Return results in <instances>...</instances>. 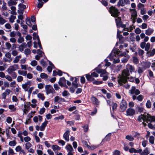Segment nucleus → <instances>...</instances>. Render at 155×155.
Here are the masks:
<instances>
[{"label":"nucleus","instance_id":"f8f14e48","mask_svg":"<svg viewBox=\"0 0 155 155\" xmlns=\"http://www.w3.org/2000/svg\"><path fill=\"white\" fill-rule=\"evenodd\" d=\"M126 114L127 116H132L135 114V110L131 108H129L126 110Z\"/></svg>","mask_w":155,"mask_h":155},{"label":"nucleus","instance_id":"de8ad7c7","mask_svg":"<svg viewBox=\"0 0 155 155\" xmlns=\"http://www.w3.org/2000/svg\"><path fill=\"white\" fill-rule=\"evenodd\" d=\"M39 3L38 4V7L39 8H41L43 5V2H42V0H38Z\"/></svg>","mask_w":155,"mask_h":155},{"label":"nucleus","instance_id":"7c9ffc66","mask_svg":"<svg viewBox=\"0 0 155 155\" xmlns=\"http://www.w3.org/2000/svg\"><path fill=\"white\" fill-rule=\"evenodd\" d=\"M37 96L38 98L41 99L42 101L44 100L45 98L44 94L41 93H39L38 94Z\"/></svg>","mask_w":155,"mask_h":155},{"label":"nucleus","instance_id":"c756f323","mask_svg":"<svg viewBox=\"0 0 155 155\" xmlns=\"http://www.w3.org/2000/svg\"><path fill=\"white\" fill-rule=\"evenodd\" d=\"M8 108L11 110V112H15L16 110V108L14 105H9Z\"/></svg>","mask_w":155,"mask_h":155},{"label":"nucleus","instance_id":"aec40b11","mask_svg":"<svg viewBox=\"0 0 155 155\" xmlns=\"http://www.w3.org/2000/svg\"><path fill=\"white\" fill-rule=\"evenodd\" d=\"M150 153L149 149L147 147L141 153V155H147Z\"/></svg>","mask_w":155,"mask_h":155},{"label":"nucleus","instance_id":"052dcab7","mask_svg":"<svg viewBox=\"0 0 155 155\" xmlns=\"http://www.w3.org/2000/svg\"><path fill=\"white\" fill-rule=\"evenodd\" d=\"M107 104L109 105L110 108V106L112 104L114 103L113 101L111 99H110L107 100Z\"/></svg>","mask_w":155,"mask_h":155},{"label":"nucleus","instance_id":"680f3d73","mask_svg":"<svg viewBox=\"0 0 155 155\" xmlns=\"http://www.w3.org/2000/svg\"><path fill=\"white\" fill-rule=\"evenodd\" d=\"M37 53L38 54V55L41 56V57H42L43 55L44 54V53L41 51H40L39 49L37 50Z\"/></svg>","mask_w":155,"mask_h":155},{"label":"nucleus","instance_id":"69168bd1","mask_svg":"<svg viewBox=\"0 0 155 155\" xmlns=\"http://www.w3.org/2000/svg\"><path fill=\"white\" fill-rule=\"evenodd\" d=\"M150 44L149 43H147L145 45V50L147 51H148L150 48Z\"/></svg>","mask_w":155,"mask_h":155},{"label":"nucleus","instance_id":"a18cd8bd","mask_svg":"<svg viewBox=\"0 0 155 155\" xmlns=\"http://www.w3.org/2000/svg\"><path fill=\"white\" fill-rule=\"evenodd\" d=\"M133 62L134 64H137L139 63V60L137 57L134 56L133 57Z\"/></svg>","mask_w":155,"mask_h":155},{"label":"nucleus","instance_id":"c85d7f7f","mask_svg":"<svg viewBox=\"0 0 155 155\" xmlns=\"http://www.w3.org/2000/svg\"><path fill=\"white\" fill-rule=\"evenodd\" d=\"M27 72L26 71L19 70L18 71V73L19 74L23 76H26L27 75Z\"/></svg>","mask_w":155,"mask_h":155},{"label":"nucleus","instance_id":"6e6d98bb","mask_svg":"<svg viewBox=\"0 0 155 155\" xmlns=\"http://www.w3.org/2000/svg\"><path fill=\"white\" fill-rule=\"evenodd\" d=\"M15 18L16 16H15L12 15L10 18H9L10 22L11 23H13Z\"/></svg>","mask_w":155,"mask_h":155},{"label":"nucleus","instance_id":"0eeeda50","mask_svg":"<svg viewBox=\"0 0 155 155\" xmlns=\"http://www.w3.org/2000/svg\"><path fill=\"white\" fill-rule=\"evenodd\" d=\"M127 107V104L126 101L123 99L120 104V111L124 112L125 111Z\"/></svg>","mask_w":155,"mask_h":155},{"label":"nucleus","instance_id":"13d9d810","mask_svg":"<svg viewBox=\"0 0 155 155\" xmlns=\"http://www.w3.org/2000/svg\"><path fill=\"white\" fill-rule=\"evenodd\" d=\"M9 74L11 75V77L13 78V79H15L17 77V73L15 72H12L11 73V74Z\"/></svg>","mask_w":155,"mask_h":155},{"label":"nucleus","instance_id":"79ce46f5","mask_svg":"<svg viewBox=\"0 0 155 155\" xmlns=\"http://www.w3.org/2000/svg\"><path fill=\"white\" fill-rule=\"evenodd\" d=\"M26 24L29 26H31V24L30 21V19L29 18H27L26 20Z\"/></svg>","mask_w":155,"mask_h":155},{"label":"nucleus","instance_id":"37998d69","mask_svg":"<svg viewBox=\"0 0 155 155\" xmlns=\"http://www.w3.org/2000/svg\"><path fill=\"white\" fill-rule=\"evenodd\" d=\"M35 112H34L33 113L32 112H31V113H30L28 114L27 116V117L28 118V120H30V119L33 117V116L34 115V114Z\"/></svg>","mask_w":155,"mask_h":155},{"label":"nucleus","instance_id":"6e6552de","mask_svg":"<svg viewBox=\"0 0 155 155\" xmlns=\"http://www.w3.org/2000/svg\"><path fill=\"white\" fill-rule=\"evenodd\" d=\"M45 89L47 94L50 93L54 94V91L52 86L50 85H46L45 86Z\"/></svg>","mask_w":155,"mask_h":155},{"label":"nucleus","instance_id":"cd10ccee","mask_svg":"<svg viewBox=\"0 0 155 155\" xmlns=\"http://www.w3.org/2000/svg\"><path fill=\"white\" fill-rule=\"evenodd\" d=\"M85 76L87 79L89 81H91L94 80V78H93L91 74H86Z\"/></svg>","mask_w":155,"mask_h":155},{"label":"nucleus","instance_id":"f03ea898","mask_svg":"<svg viewBox=\"0 0 155 155\" xmlns=\"http://www.w3.org/2000/svg\"><path fill=\"white\" fill-rule=\"evenodd\" d=\"M138 120L141 122L142 120L147 123L148 121L150 122H155V116H151L147 114L146 115H142L139 116L138 118Z\"/></svg>","mask_w":155,"mask_h":155},{"label":"nucleus","instance_id":"4be33fe9","mask_svg":"<svg viewBox=\"0 0 155 155\" xmlns=\"http://www.w3.org/2000/svg\"><path fill=\"white\" fill-rule=\"evenodd\" d=\"M21 57V55L20 54L19 55L16 56L13 61V62L14 64H16L18 63L20 60V59Z\"/></svg>","mask_w":155,"mask_h":155},{"label":"nucleus","instance_id":"bb28decb","mask_svg":"<svg viewBox=\"0 0 155 155\" xmlns=\"http://www.w3.org/2000/svg\"><path fill=\"white\" fill-rule=\"evenodd\" d=\"M121 33V31H119V30L118 29L117 36V37L118 38L119 41L120 42L122 41V40L123 38V36L122 35L120 34Z\"/></svg>","mask_w":155,"mask_h":155},{"label":"nucleus","instance_id":"5701e85b","mask_svg":"<svg viewBox=\"0 0 155 155\" xmlns=\"http://www.w3.org/2000/svg\"><path fill=\"white\" fill-rule=\"evenodd\" d=\"M48 121L46 120L42 123V125L40 127V130L41 131H43L44 130L45 127H46L48 124Z\"/></svg>","mask_w":155,"mask_h":155},{"label":"nucleus","instance_id":"dca6fc26","mask_svg":"<svg viewBox=\"0 0 155 155\" xmlns=\"http://www.w3.org/2000/svg\"><path fill=\"white\" fill-rule=\"evenodd\" d=\"M155 54V49H153L151 51H148L147 52V56L148 57L153 56Z\"/></svg>","mask_w":155,"mask_h":155},{"label":"nucleus","instance_id":"bf43d9fd","mask_svg":"<svg viewBox=\"0 0 155 155\" xmlns=\"http://www.w3.org/2000/svg\"><path fill=\"white\" fill-rule=\"evenodd\" d=\"M18 43H20L23 42L24 41V38L22 37H19L18 39Z\"/></svg>","mask_w":155,"mask_h":155},{"label":"nucleus","instance_id":"412c9836","mask_svg":"<svg viewBox=\"0 0 155 155\" xmlns=\"http://www.w3.org/2000/svg\"><path fill=\"white\" fill-rule=\"evenodd\" d=\"M52 148L55 153H57L61 149L60 147L57 145L52 146Z\"/></svg>","mask_w":155,"mask_h":155},{"label":"nucleus","instance_id":"39448f33","mask_svg":"<svg viewBox=\"0 0 155 155\" xmlns=\"http://www.w3.org/2000/svg\"><path fill=\"white\" fill-rule=\"evenodd\" d=\"M19 66L17 64H15L9 66L6 70L8 74H10L12 72H14L15 71L18 69Z\"/></svg>","mask_w":155,"mask_h":155},{"label":"nucleus","instance_id":"a878e982","mask_svg":"<svg viewBox=\"0 0 155 155\" xmlns=\"http://www.w3.org/2000/svg\"><path fill=\"white\" fill-rule=\"evenodd\" d=\"M153 30L151 28H148L145 31V34L148 35H150L153 32Z\"/></svg>","mask_w":155,"mask_h":155},{"label":"nucleus","instance_id":"58836bf2","mask_svg":"<svg viewBox=\"0 0 155 155\" xmlns=\"http://www.w3.org/2000/svg\"><path fill=\"white\" fill-rule=\"evenodd\" d=\"M154 137L153 136L150 137L149 141L150 143L153 144L154 143Z\"/></svg>","mask_w":155,"mask_h":155},{"label":"nucleus","instance_id":"f257e3e1","mask_svg":"<svg viewBox=\"0 0 155 155\" xmlns=\"http://www.w3.org/2000/svg\"><path fill=\"white\" fill-rule=\"evenodd\" d=\"M136 73L135 68L134 66L127 64L126 66L125 69L122 71V75L118 78V82L121 85L123 83H125L127 81L128 76H130V73Z\"/></svg>","mask_w":155,"mask_h":155},{"label":"nucleus","instance_id":"7ed1b4c3","mask_svg":"<svg viewBox=\"0 0 155 155\" xmlns=\"http://www.w3.org/2000/svg\"><path fill=\"white\" fill-rule=\"evenodd\" d=\"M109 11L111 15L114 17H118L120 13V12L117 8L113 6L109 8Z\"/></svg>","mask_w":155,"mask_h":155},{"label":"nucleus","instance_id":"8fccbe9b","mask_svg":"<svg viewBox=\"0 0 155 155\" xmlns=\"http://www.w3.org/2000/svg\"><path fill=\"white\" fill-rule=\"evenodd\" d=\"M40 77L41 78L43 79H47L48 78V75L45 73H41L40 74Z\"/></svg>","mask_w":155,"mask_h":155},{"label":"nucleus","instance_id":"e2e57ef3","mask_svg":"<svg viewBox=\"0 0 155 155\" xmlns=\"http://www.w3.org/2000/svg\"><path fill=\"white\" fill-rule=\"evenodd\" d=\"M25 146L26 149L27 150H28V149L31 146V144L30 143L28 142L25 144Z\"/></svg>","mask_w":155,"mask_h":155},{"label":"nucleus","instance_id":"4468645a","mask_svg":"<svg viewBox=\"0 0 155 155\" xmlns=\"http://www.w3.org/2000/svg\"><path fill=\"white\" fill-rule=\"evenodd\" d=\"M91 99L92 103L94 104L98 105L100 103L99 101L93 96L91 97Z\"/></svg>","mask_w":155,"mask_h":155},{"label":"nucleus","instance_id":"f3484780","mask_svg":"<svg viewBox=\"0 0 155 155\" xmlns=\"http://www.w3.org/2000/svg\"><path fill=\"white\" fill-rule=\"evenodd\" d=\"M142 150L141 149H140L138 150L135 149L134 148H131L129 149V152L131 153H140L142 152Z\"/></svg>","mask_w":155,"mask_h":155},{"label":"nucleus","instance_id":"5fc2aeb1","mask_svg":"<svg viewBox=\"0 0 155 155\" xmlns=\"http://www.w3.org/2000/svg\"><path fill=\"white\" fill-rule=\"evenodd\" d=\"M23 78L21 76H18L17 77V81L18 82H21L23 81Z\"/></svg>","mask_w":155,"mask_h":155},{"label":"nucleus","instance_id":"9d476101","mask_svg":"<svg viewBox=\"0 0 155 155\" xmlns=\"http://www.w3.org/2000/svg\"><path fill=\"white\" fill-rule=\"evenodd\" d=\"M129 93L131 95L135 94V95H138L140 94V92L138 89H136L135 87L132 86L130 90Z\"/></svg>","mask_w":155,"mask_h":155},{"label":"nucleus","instance_id":"864d4df0","mask_svg":"<svg viewBox=\"0 0 155 155\" xmlns=\"http://www.w3.org/2000/svg\"><path fill=\"white\" fill-rule=\"evenodd\" d=\"M6 22V21L2 17H0V25H3Z\"/></svg>","mask_w":155,"mask_h":155},{"label":"nucleus","instance_id":"b1692460","mask_svg":"<svg viewBox=\"0 0 155 155\" xmlns=\"http://www.w3.org/2000/svg\"><path fill=\"white\" fill-rule=\"evenodd\" d=\"M54 101L55 102H60L61 101L64 102L65 101V100L64 98L60 97L58 96H56L54 98Z\"/></svg>","mask_w":155,"mask_h":155},{"label":"nucleus","instance_id":"c03bdc74","mask_svg":"<svg viewBox=\"0 0 155 155\" xmlns=\"http://www.w3.org/2000/svg\"><path fill=\"white\" fill-rule=\"evenodd\" d=\"M144 53V51L142 49H139L138 51V54L140 56H141L142 58H143V55Z\"/></svg>","mask_w":155,"mask_h":155},{"label":"nucleus","instance_id":"0e129e2a","mask_svg":"<svg viewBox=\"0 0 155 155\" xmlns=\"http://www.w3.org/2000/svg\"><path fill=\"white\" fill-rule=\"evenodd\" d=\"M111 106L113 110H114L116 109L117 107V104L116 103L114 102Z\"/></svg>","mask_w":155,"mask_h":155},{"label":"nucleus","instance_id":"20e7f679","mask_svg":"<svg viewBox=\"0 0 155 155\" xmlns=\"http://www.w3.org/2000/svg\"><path fill=\"white\" fill-rule=\"evenodd\" d=\"M130 10L131 14V19L133 23L134 24L136 22V19L137 16V12L134 9H130Z\"/></svg>","mask_w":155,"mask_h":155},{"label":"nucleus","instance_id":"e433bc0d","mask_svg":"<svg viewBox=\"0 0 155 155\" xmlns=\"http://www.w3.org/2000/svg\"><path fill=\"white\" fill-rule=\"evenodd\" d=\"M66 149L68 151H72L73 150V148L72 147V146L70 144H68L67 145L66 147Z\"/></svg>","mask_w":155,"mask_h":155},{"label":"nucleus","instance_id":"a211bd4d","mask_svg":"<svg viewBox=\"0 0 155 155\" xmlns=\"http://www.w3.org/2000/svg\"><path fill=\"white\" fill-rule=\"evenodd\" d=\"M27 45L26 43L24 42L22 43L21 45H20L18 47V49L19 51L22 52L23 51L24 48L27 47Z\"/></svg>","mask_w":155,"mask_h":155},{"label":"nucleus","instance_id":"09e8293b","mask_svg":"<svg viewBox=\"0 0 155 155\" xmlns=\"http://www.w3.org/2000/svg\"><path fill=\"white\" fill-rule=\"evenodd\" d=\"M24 53L27 56L31 53V51L29 49L26 48L25 50Z\"/></svg>","mask_w":155,"mask_h":155},{"label":"nucleus","instance_id":"2f4dec72","mask_svg":"<svg viewBox=\"0 0 155 155\" xmlns=\"http://www.w3.org/2000/svg\"><path fill=\"white\" fill-rule=\"evenodd\" d=\"M20 66L21 69L22 70H26L28 69V68H30V67H28V65L27 64H21Z\"/></svg>","mask_w":155,"mask_h":155},{"label":"nucleus","instance_id":"393cba45","mask_svg":"<svg viewBox=\"0 0 155 155\" xmlns=\"http://www.w3.org/2000/svg\"><path fill=\"white\" fill-rule=\"evenodd\" d=\"M134 28L135 26L134 25H130L129 28H125L124 29V30L129 32H130Z\"/></svg>","mask_w":155,"mask_h":155},{"label":"nucleus","instance_id":"423d86ee","mask_svg":"<svg viewBox=\"0 0 155 155\" xmlns=\"http://www.w3.org/2000/svg\"><path fill=\"white\" fill-rule=\"evenodd\" d=\"M121 52L118 50L115 51L113 50V52L110 54L109 58L110 61H113L114 59H115L116 57V54H118L120 55V54Z\"/></svg>","mask_w":155,"mask_h":155},{"label":"nucleus","instance_id":"4d7b16f0","mask_svg":"<svg viewBox=\"0 0 155 155\" xmlns=\"http://www.w3.org/2000/svg\"><path fill=\"white\" fill-rule=\"evenodd\" d=\"M140 14L142 15H144V14H145L147 12L146 9L145 8H140Z\"/></svg>","mask_w":155,"mask_h":155},{"label":"nucleus","instance_id":"6ab92c4d","mask_svg":"<svg viewBox=\"0 0 155 155\" xmlns=\"http://www.w3.org/2000/svg\"><path fill=\"white\" fill-rule=\"evenodd\" d=\"M116 18H117L115 19L116 22L117 27L119 28L121 25V19L120 18L118 17V16Z\"/></svg>","mask_w":155,"mask_h":155},{"label":"nucleus","instance_id":"ea45409f","mask_svg":"<svg viewBox=\"0 0 155 155\" xmlns=\"http://www.w3.org/2000/svg\"><path fill=\"white\" fill-rule=\"evenodd\" d=\"M5 78L9 82H12V81L13 79V78L8 75H6Z\"/></svg>","mask_w":155,"mask_h":155},{"label":"nucleus","instance_id":"774afa93","mask_svg":"<svg viewBox=\"0 0 155 155\" xmlns=\"http://www.w3.org/2000/svg\"><path fill=\"white\" fill-rule=\"evenodd\" d=\"M14 153V152L13 150L9 148L8 151V155H13Z\"/></svg>","mask_w":155,"mask_h":155},{"label":"nucleus","instance_id":"473e14b6","mask_svg":"<svg viewBox=\"0 0 155 155\" xmlns=\"http://www.w3.org/2000/svg\"><path fill=\"white\" fill-rule=\"evenodd\" d=\"M17 3L16 2L13 1V0H9L8 2V4L9 6L15 5Z\"/></svg>","mask_w":155,"mask_h":155},{"label":"nucleus","instance_id":"f704fd0d","mask_svg":"<svg viewBox=\"0 0 155 155\" xmlns=\"http://www.w3.org/2000/svg\"><path fill=\"white\" fill-rule=\"evenodd\" d=\"M124 5V2L123 0H119L118 2L117 5L118 7H120V6H123Z\"/></svg>","mask_w":155,"mask_h":155},{"label":"nucleus","instance_id":"ddd939ff","mask_svg":"<svg viewBox=\"0 0 155 155\" xmlns=\"http://www.w3.org/2000/svg\"><path fill=\"white\" fill-rule=\"evenodd\" d=\"M70 135V131L69 130L66 131L64 134L63 135V138L64 140L67 141H69V136Z\"/></svg>","mask_w":155,"mask_h":155},{"label":"nucleus","instance_id":"9b49d317","mask_svg":"<svg viewBox=\"0 0 155 155\" xmlns=\"http://www.w3.org/2000/svg\"><path fill=\"white\" fill-rule=\"evenodd\" d=\"M100 65H99L98 67V68H97L96 69V71L98 73L100 74L101 73V74L100 75V76L101 77L102 75L104 74H106L107 73L105 69H101L100 68Z\"/></svg>","mask_w":155,"mask_h":155},{"label":"nucleus","instance_id":"338daca9","mask_svg":"<svg viewBox=\"0 0 155 155\" xmlns=\"http://www.w3.org/2000/svg\"><path fill=\"white\" fill-rule=\"evenodd\" d=\"M9 35L11 37H14L16 35V32L14 31H12L10 33Z\"/></svg>","mask_w":155,"mask_h":155},{"label":"nucleus","instance_id":"4c0bfd02","mask_svg":"<svg viewBox=\"0 0 155 155\" xmlns=\"http://www.w3.org/2000/svg\"><path fill=\"white\" fill-rule=\"evenodd\" d=\"M18 7L19 8L23 10L26 8V5H24L21 3L19 4Z\"/></svg>","mask_w":155,"mask_h":155},{"label":"nucleus","instance_id":"a19ab883","mask_svg":"<svg viewBox=\"0 0 155 155\" xmlns=\"http://www.w3.org/2000/svg\"><path fill=\"white\" fill-rule=\"evenodd\" d=\"M62 95L64 97H68L69 95H70V94L68 91L65 90L62 92Z\"/></svg>","mask_w":155,"mask_h":155},{"label":"nucleus","instance_id":"3c124183","mask_svg":"<svg viewBox=\"0 0 155 155\" xmlns=\"http://www.w3.org/2000/svg\"><path fill=\"white\" fill-rule=\"evenodd\" d=\"M126 138L127 140H128L130 141H132L134 140V138L132 136L130 135L126 136Z\"/></svg>","mask_w":155,"mask_h":155},{"label":"nucleus","instance_id":"72a5a7b5","mask_svg":"<svg viewBox=\"0 0 155 155\" xmlns=\"http://www.w3.org/2000/svg\"><path fill=\"white\" fill-rule=\"evenodd\" d=\"M146 106L147 108H150L151 107V103L150 100H148L146 104Z\"/></svg>","mask_w":155,"mask_h":155},{"label":"nucleus","instance_id":"1a4fd4ad","mask_svg":"<svg viewBox=\"0 0 155 155\" xmlns=\"http://www.w3.org/2000/svg\"><path fill=\"white\" fill-rule=\"evenodd\" d=\"M120 56H124V57L122 58L121 61L122 63L127 62L130 58V56L124 52L120 54Z\"/></svg>","mask_w":155,"mask_h":155},{"label":"nucleus","instance_id":"2eb2a0df","mask_svg":"<svg viewBox=\"0 0 155 155\" xmlns=\"http://www.w3.org/2000/svg\"><path fill=\"white\" fill-rule=\"evenodd\" d=\"M58 83L61 87L64 86L66 84V80L65 78L64 77L60 78Z\"/></svg>","mask_w":155,"mask_h":155},{"label":"nucleus","instance_id":"c9c22d12","mask_svg":"<svg viewBox=\"0 0 155 155\" xmlns=\"http://www.w3.org/2000/svg\"><path fill=\"white\" fill-rule=\"evenodd\" d=\"M33 39L34 40L37 39L38 41H40L38 36L35 32L33 34Z\"/></svg>","mask_w":155,"mask_h":155},{"label":"nucleus","instance_id":"49530a36","mask_svg":"<svg viewBox=\"0 0 155 155\" xmlns=\"http://www.w3.org/2000/svg\"><path fill=\"white\" fill-rule=\"evenodd\" d=\"M28 86L25 83L22 85V88L24 89L25 91H27L28 90Z\"/></svg>","mask_w":155,"mask_h":155},{"label":"nucleus","instance_id":"603ef678","mask_svg":"<svg viewBox=\"0 0 155 155\" xmlns=\"http://www.w3.org/2000/svg\"><path fill=\"white\" fill-rule=\"evenodd\" d=\"M17 143L15 140L10 141L9 142V145L11 146H14Z\"/></svg>","mask_w":155,"mask_h":155}]
</instances>
